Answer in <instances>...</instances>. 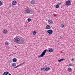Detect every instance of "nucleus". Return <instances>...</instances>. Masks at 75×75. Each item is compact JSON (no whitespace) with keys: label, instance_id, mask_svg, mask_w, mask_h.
Instances as JSON below:
<instances>
[{"label":"nucleus","instance_id":"obj_1","mask_svg":"<svg viewBox=\"0 0 75 75\" xmlns=\"http://www.w3.org/2000/svg\"><path fill=\"white\" fill-rule=\"evenodd\" d=\"M13 41L16 43L20 42L21 44H24L25 42V39L21 37H20V36H19V38H15L13 39Z\"/></svg>","mask_w":75,"mask_h":75},{"label":"nucleus","instance_id":"obj_2","mask_svg":"<svg viewBox=\"0 0 75 75\" xmlns=\"http://www.w3.org/2000/svg\"><path fill=\"white\" fill-rule=\"evenodd\" d=\"M25 11L26 13H29V14H33L34 13L33 10L29 8H26Z\"/></svg>","mask_w":75,"mask_h":75},{"label":"nucleus","instance_id":"obj_3","mask_svg":"<svg viewBox=\"0 0 75 75\" xmlns=\"http://www.w3.org/2000/svg\"><path fill=\"white\" fill-rule=\"evenodd\" d=\"M47 49L44 50L42 52L41 55L38 56V58H40V57H43V56H44V55H45V53H46V52H47Z\"/></svg>","mask_w":75,"mask_h":75},{"label":"nucleus","instance_id":"obj_4","mask_svg":"<svg viewBox=\"0 0 75 75\" xmlns=\"http://www.w3.org/2000/svg\"><path fill=\"white\" fill-rule=\"evenodd\" d=\"M71 1L69 0H68L67 1H66L64 4L65 6H71Z\"/></svg>","mask_w":75,"mask_h":75},{"label":"nucleus","instance_id":"obj_5","mask_svg":"<svg viewBox=\"0 0 75 75\" xmlns=\"http://www.w3.org/2000/svg\"><path fill=\"white\" fill-rule=\"evenodd\" d=\"M50 68L46 67V68H41V70L44 71H48L50 70Z\"/></svg>","mask_w":75,"mask_h":75},{"label":"nucleus","instance_id":"obj_6","mask_svg":"<svg viewBox=\"0 0 75 75\" xmlns=\"http://www.w3.org/2000/svg\"><path fill=\"white\" fill-rule=\"evenodd\" d=\"M47 32L48 34H49V35H51L52 33H53V31H52V30H49L47 31Z\"/></svg>","mask_w":75,"mask_h":75},{"label":"nucleus","instance_id":"obj_7","mask_svg":"<svg viewBox=\"0 0 75 75\" xmlns=\"http://www.w3.org/2000/svg\"><path fill=\"white\" fill-rule=\"evenodd\" d=\"M48 23H49V24H52L53 23V22L51 20H50V19H49L48 20Z\"/></svg>","mask_w":75,"mask_h":75},{"label":"nucleus","instance_id":"obj_8","mask_svg":"<svg viewBox=\"0 0 75 75\" xmlns=\"http://www.w3.org/2000/svg\"><path fill=\"white\" fill-rule=\"evenodd\" d=\"M30 3L31 4H35V1L34 0H32L30 1Z\"/></svg>","mask_w":75,"mask_h":75},{"label":"nucleus","instance_id":"obj_9","mask_svg":"<svg viewBox=\"0 0 75 75\" xmlns=\"http://www.w3.org/2000/svg\"><path fill=\"white\" fill-rule=\"evenodd\" d=\"M12 3L13 5L15 6V5H16L17 4V2H16V1H14L12 2Z\"/></svg>","mask_w":75,"mask_h":75},{"label":"nucleus","instance_id":"obj_10","mask_svg":"<svg viewBox=\"0 0 75 75\" xmlns=\"http://www.w3.org/2000/svg\"><path fill=\"white\" fill-rule=\"evenodd\" d=\"M7 30L6 29H4L3 31V33L4 34H6V33H7Z\"/></svg>","mask_w":75,"mask_h":75},{"label":"nucleus","instance_id":"obj_11","mask_svg":"<svg viewBox=\"0 0 75 75\" xmlns=\"http://www.w3.org/2000/svg\"><path fill=\"white\" fill-rule=\"evenodd\" d=\"M48 51L49 52H53V50L52 48H49Z\"/></svg>","mask_w":75,"mask_h":75},{"label":"nucleus","instance_id":"obj_12","mask_svg":"<svg viewBox=\"0 0 75 75\" xmlns=\"http://www.w3.org/2000/svg\"><path fill=\"white\" fill-rule=\"evenodd\" d=\"M8 74H9V72H8V71H6V72H4V73L3 74V75H8Z\"/></svg>","mask_w":75,"mask_h":75},{"label":"nucleus","instance_id":"obj_13","mask_svg":"<svg viewBox=\"0 0 75 75\" xmlns=\"http://www.w3.org/2000/svg\"><path fill=\"white\" fill-rule=\"evenodd\" d=\"M72 70L71 69V68H68L67 69V71L68 72H72Z\"/></svg>","mask_w":75,"mask_h":75},{"label":"nucleus","instance_id":"obj_14","mask_svg":"<svg viewBox=\"0 0 75 75\" xmlns=\"http://www.w3.org/2000/svg\"><path fill=\"white\" fill-rule=\"evenodd\" d=\"M46 29H50L51 28V26H50V25H47L46 27Z\"/></svg>","mask_w":75,"mask_h":75},{"label":"nucleus","instance_id":"obj_15","mask_svg":"<svg viewBox=\"0 0 75 75\" xmlns=\"http://www.w3.org/2000/svg\"><path fill=\"white\" fill-rule=\"evenodd\" d=\"M13 61L14 62H17V59L16 58H13Z\"/></svg>","mask_w":75,"mask_h":75},{"label":"nucleus","instance_id":"obj_16","mask_svg":"<svg viewBox=\"0 0 75 75\" xmlns=\"http://www.w3.org/2000/svg\"><path fill=\"white\" fill-rule=\"evenodd\" d=\"M64 59H62L59 60L58 61L59 62H61V61H64Z\"/></svg>","mask_w":75,"mask_h":75},{"label":"nucleus","instance_id":"obj_17","mask_svg":"<svg viewBox=\"0 0 75 75\" xmlns=\"http://www.w3.org/2000/svg\"><path fill=\"white\" fill-rule=\"evenodd\" d=\"M16 63H14L12 64V67H16Z\"/></svg>","mask_w":75,"mask_h":75},{"label":"nucleus","instance_id":"obj_18","mask_svg":"<svg viewBox=\"0 0 75 75\" xmlns=\"http://www.w3.org/2000/svg\"><path fill=\"white\" fill-rule=\"evenodd\" d=\"M60 27L62 28H65V26L63 24L61 25Z\"/></svg>","mask_w":75,"mask_h":75},{"label":"nucleus","instance_id":"obj_19","mask_svg":"<svg viewBox=\"0 0 75 75\" xmlns=\"http://www.w3.org/2000/svg\"><path fill=\"white\" fill-rule=\"evenodd\" d=\"M24 64H25V63H24V62H23V63L20 64L19 65V66H21H21H23V65H24Z\"/></svg>","mask_w":75,"mask_h":75},{"label":"nucleus","instance_id":"obj_20","mask_svg":"<svg viewBox=\"0 0 75 75\" xmlns=\"http://www.w3.org/2000/svg\"><path fill=\"white\" fill-rule=\"evenodd\" d=\"M59 4H57L56 6V8H59Z\"/></svg>","mask_w":75,"mask_h":75},{"label":"nucleus","instance_id":"obj_21","mask_svg":"<svg viewBox=\"0 0 75 75\" xmlns=\"http://www.w3.org/2000/svg\"><path fill=\"white\" fill-rule=\"evenodd\" d=\"M5 45H8V42H6L5 43Z\"/></svg>","mask_w":75,"mask_h":75},{"label":"nucleus","instance_id":"obj_22","mask_svg":"<svg viewBox=\"0 0 75 75\" xmlns=\"http://www.w3.org/2000/svg\"><path fill=\"white\" fill-rule=\"evenodd\" d=\"M33 35H35L36 34H37V32H35V31H34V32L33 33Z\"/></svg>","mask_w":75,"mask_h":75},{"label":"nucleus","instance_id":"obj_23","mask_svg":"<svg viewBox=\"0 0 75 75\" xmlns=\"http://www.w3.org/2000/svg\"><path fill=\"white\" fill-rule=\"evenodd\" d=\"M28 22H30L31 21V19L30 18H28Z\"/></svg>","mask_w":75,"mask_h":75},{"label":"nucleus","instance_id":"obj_24","mask_svg":"<svg viewBox=\"0 0 75 75\" xmlns=\"http://www.w3.org/2000/svg\"><path fill=\"white\" fill-rule=\"evenodd\" d=\"M2 5V2L1 1H0V6H1Z\"/></svg>","mask_w":75,"mask_h":75},{"label":"nucleus","instance_id":"obj_25","mask_svg":"<svg viewBox=\"0 0 75 75\" xmlns=\"http://www.w3.org/2000/svg\"><path fill=\"white\" fill-rule=\"evenodd\" d=\"M18 67H19V65H18V66H17L15 67L14 68H18Z\"/></svg>","mask_w":75,"mask_h":75},{"label":"nucleus","instance_id":"obj_26","mask_svg":"<svg viewBox=\"0 0 75 75\" xmlns=\"http://www.w3.org/2000/svg\"><path fill=\"white\" fill-rule=\"evenodd\" d=\"M71 61L72 62H74V59H72Z\"/></svg>","mask_w":75,"mask_h":75},{"label":"nucleus","instance_id":"obj_27","mask_svg":"<svg viewBox=\"0 0 75 75\" xmlns=\"http://www.w3.org/2000/svg\"><path fill=\"white\" fill-rule=\"evenodd\" d=\"M69 67H71V66H72V64H69Z\"/></svg>","mask_w":75,"mask_h":75},{"label":"nucleus","instance_id":"obj_28","mask_svg":"<svg viewBox=\"0 0 75 75\" xmlns=\"http://www.w3.org/2000/svg\"><path fill=\"white\" fill-rule=\"evenodd\" d=\"M60 39H62V37L61 36H60Z\"/></svg>","mask_w":75,"mask_h":75},{"label":"nucleus","instance_id":"obj_29","mask_svg":"<svg viewBox=\"0 0 75 75\" xmlns=\"http://www.w3.org/2000/svg\"><path fill=\"white\" fill-rule=\"evenodd\" d=\"M59 5H61V3H59Z\"/></svg>","mask_w":75,"mask_h":75},{"label":"nucleus","instance_id":"obj_30","mask_svg":"<svg viewBox=\"0 0 75 75\" xmlns=\"http://www.w3.org/2000/svg\"><path fill=\"white\" fill-rule=\"evenodd\" d=\"M53 15L54 16H55V13H53Z\"/></svg>","mask_w":75,"mask_h":75},{"label":"nucleus","instance_id":"obj_31","mask_svg":"<svg viewBox=\"0 0 75 75\" xmlns=\"http://www.w3.org/2000/svg\"><path fill=\"white\" fill-rule=\"evenodd\" d=\"M25 27H27V25H26L25 26Z\"/></svg>","mask_w":75,"mask_h":75},{"label":"nucleus","instance_id":"obj_32","mask_svg":"<svg viewBox=\"0 0 75 75\" xmlns=\"http://www.w3.org/2000/svg\"><path fill=\"white\" fill-rule=\"evenodd\" d=\"M8 75H12L11 74H9Z\"/></svg>","mask_w":75,"mask_h":75}]
</instances>
